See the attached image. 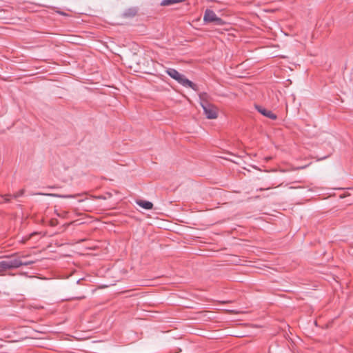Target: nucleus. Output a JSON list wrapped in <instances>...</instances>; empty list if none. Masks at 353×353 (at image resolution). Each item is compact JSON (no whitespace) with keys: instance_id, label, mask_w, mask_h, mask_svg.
<instances>
[{"instance_id":"obj_2","label":"nucleus","mask_w":353,"mask_h":353,"mask_svg":"<svg viewBox=\"0 0 353 353\" xmlns=\"http://www.w3.org/2000/svg\"><path fill=\"white\" fill-rule=\"evenodd\" d=\"M204 114L208 119H214L218 117L217 108L208 101L200 102Z\"/></svg>"},{"instance_id":"obj_8","label":"nucleus","mask_w":353,"mask_h":353,"mask_svg":"<svg viewBox=\"0 0 353 353\" xmlns=\"http://www.w3.org/2000/svg\"><path fill=\"white\" fill-rule=\"evenodd\" d=\"M8 270L9 268L6 261L4 260L0 261V273H3Z\"/></svg>"},{"instance_id":"obj_10","label":"nucleus","mask_w":353,"mask_h":353,"mask_svg":"<svg viewBox=\"0 0 353 353\" xmlns=\"http://www.w3.org/2000/svg\"><path fill=\"white\" fill-rule=\"evenodd\" d=\"M24 192H25V190L24 189H21L19 191H18L17 192H16L14 194H12V198H14V199L19 198V197L23 196Z\"/></svg>"},{"instance_id":"obj_4","label":"nucleus","mask_w":353,"mask_h":353,"mask_svg":"<svg viewBox=\"0 0 353 353\" xmlns=\"http://www.w3.org/2000/svg\"><path fill=\"white\" fill-rule=\"evenodd\" d=\"M3 258L6 259L4 260L7 263L9 270L16 269L21 267V260L19 258L14 257L13 255L4 256Z\"/></svg>"},{"instance_id":"obj_11","label":"nucleus","mask_w":353,"mask_h":353,"mask_svg":"<svg viewBox=\"0 0 353 353\" xmlns=\"http://www.w3.org/2000/svg\"><path fill=\"white\" fill-rule=\"evenodd\" d=\"M50 195L53 196L60 197V198H75L77 196L76 195H72V194H69V195L50 194Z\"/></svg>"},{"instance_id":"obj_14","label":"nucleus","mask_w":353,"mask_h":353,"mask_svg":"<svg viewBox=\"0 0 353 353\" xmlns=\"http://www.w3.org/2000/svg\"><path fill=\"white\" fill-rule=\"evenodd\" d=\"M58 221L57 219H52L50 222L51 226H55L57 224Z\"/></svg>"},{"instance_id":"obj_16","label":"nucleus","mask_w":353,"mask_h":353,"mask_svg":"<svg viewBox=\"0 0 353 353\" xmlns=\"http://www.w3.org/2000/svg\"><path fill=\"white\" fill-rule=\"evenodd\" d=\"M84 298H85V296H83L79 297L78 299H84Z\"/></svg>"},{"instance_id":"obj_6","label":"nucleus","mask_w":353,"mask_h":353,"mask_svg":"<svg viewBox=\"0 0 353 353\" xmlns=\"http://www.w3.org/2000/svg\"><path fill=\"white\" fill-rule=\"evenodd\" d=\"M136 203L145 210H151L153 208V203L148 201L139 199L136 201Z\"/></svg>"},{"instance_id":"obj_7","label":"nucleus","mask_w":353,"mask_h":353,"mask_svg":"<svg viewBox=\"0 0 353 353\" xmlns=\"http://www.w3.org/2000/svg\"><path fill=\"white\" fill-rule=\"evenodd\" d=\"M137 13V10L134 8H131L128 10H126L124 13L123 16L125 17H134Z\"/></svg>"},{"instance_id":"obj_13","label":"nucleus","mask_w":353,"mask_h":353,"mask_svg":"<svg viewBox=\"0 0 353 353\" xmlns=\"http://www.w3.org/2000/svg\"><path fill=\"white\" fill-rule=\"evenodd\" d=\"M1 196L3 197L6 203H8L10 201V199L8 197H12L11 194H6L1 195Z\"/></svg>"},{"instance_id":"obj_5","label":"nucleus","mask_w":353,"mask_h":353,"mask_svg":"<svg viewBox=\"0 0 353 353\" xmlns=\"http://www.w3.org/2000/svg\"><path fill=\"white\" fill-rule=\"evenodd\" d=\"M256 108L261 114H262L263 116L269 119L275 120L277 118V116L275 114H274L272 111L267 110L261 106L256 105Z\"/></svg>"},{"instance_id":"obj_15","label":"nucleus","mask_w":353,"mask_h":353,"mask_svg":"<svg viewBox=\"0 0 353 353\" xmlns=\"http://www.w3.org/2000/svg\"><path fill=\"white\" fill-rule=\"evenodd\" d=\"M71 44H78L76 42H74V41H69Z\"/></svg>"},{"instance_id":"obj_3","label":"nucleus","mask_w":353,"mask_h":353,"mask_svg":"<svg viewBox=\"0 0 353 353\" xmlns=\"http://www.w3.org/2000/svg\"><path fill=\"white\" fill-rule=\"evenodd\" d=\"M203 21L205 23H213L216 25H222L223 23V20L218 17L215 12L210 9L205 10L203 15Z\"/></svg>"},{"instance_id":"obj_9","label":"nucleus","mask_w":353,"mask_h":353,"mask_svg":"<svg viewBox=\"0 0 353 353\" xmlns=\"http://www.w3.org/2000/svg\"><path fill=\"white\" fill-rule=\"evenodd\" d=\"M209 95L206 92H201L199 94V99L201 102L208 101Z\"/></svg>"},{"instance_id":"obj_1","label":"nucleus","mask_w":353,"mask_h":353,"mask_svg":"<svg viewBox=\"0 0 353 353\" xmlns=\"http://www.w3.org/2000/svg\"><path fill=\"white\" fill-rule=\"evenodd\" d=\"M166 72L171 78L176 80L183 86L190 88L195 91L198 90L197 85L188 79L183 74L179 73L174 68H168Z\"/></svg>"},{"instance_id":"obj_12","label":"nucleus","mask_w":353,"mask_h":353,"mask_svg":"<svg viewBox=\"0 0 353 353\" xmlns=\"http://www.w3.org/2000/svg\"><path fill=\"white\" fill-rule=\"evenodd\" d=\"M33 263H34L33 261H21V266H28V265H32Z\"/></svg>"}]
</instances>
